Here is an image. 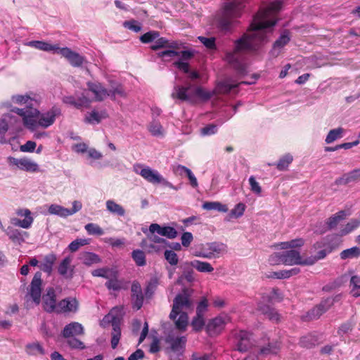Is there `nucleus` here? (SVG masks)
I'll list each match as a JSON object with an SVG mask.
<instances>
[{"mask_svg":"<svg viewBox=\"0 0 360 360\" xmlns=\"http://www.w3.org/2000/svg\"><path fill=\"white\" fill-rule=\"evenodd\" d=\"M246 0H229L224 4L222 16L219 21V27L224 30H231L233 18H239L245 7Z\"/></svg>","mask_w":360,"mask_h":360,"instance_id":"nucleus-3","label":"nucleus"},{"mask_svg":"<svg viewBox=\"0 0 360 360\" xmlns=\"http://www.w3.org/2000/svg\"><path fill=\"white\" fill-rule=\"evenodd\" d=\"M202 207L205 210H217L220 212H226L229 210L226 205L217 201L205 202L202 205Z\"/></svg>","mask_w":360,"mask_h":360,"instance_id":"nucleus-41","label":"nucleus"},{"mask_svg":"<svg viewBox=\"0 0 360 360\" xmlns=\"http://www.w3.org/2000/svg\"><path fill=\"white\" fill-rule=\"evenodd\" d=\"M313 248L314 250L318 249H328V248H333V245L330 243V239L328 236L322 238L320 240L316 242L314 245Z\"/></svg>","mask_w":360,"mask_h":360,"instance_id":"nucleus-60","label":"nucleus"},{"mask_svg":"<svg viewBox=\"0 0 360 360\" xmlns=\"http://www.w3.org/2000/svg\"><path fill=\"white\" fill-rule=\"evenodd\" d=\"M133 170L136 174H139L146 181L150 184H160V181L162 180V176L159 173L158 171L143 164H135L133 166Z\"/></svg>","mask_w":360,"mask_h":360,"instance_id":"nucleus-8","label":"nucleus"},{"mask_svg":"<svg viewBox=\"0 0 360 360\" xmlns=\"http://www.w3.org/2000/svg\"><path fill=\"white\" fill-rule=\"evenodd\" d=\"M88 243L89 242L86 239H76L69 244L68 248L71 252H76L80 247L87 245Z\"/></svg>","mask_w":360,"mask_h":360,"instance_id":"nucleus-64","label":"nucleus"},{"mask_svg":"<svg viewBox=\"0 0 360 360\" xmlns=\"http://www.w3.org/2000/svg\"><path fill=\"white\" fill-rule=\"evenodd\" d=\"M160 34L158 31H150L140 37V40L142 43L147 44L155 41L158 38Z\"/></svg>","mask_w":360,"mask_h":360,"instance_id":"nucleus-61","label":"nucleus"},{"mask_svg":"<svg viewBox=\"0 0 360 360\" xmlns=\"http://www.w3.org/2000/svg\"><path fill=\"white\" fill-rule=\"evenodd\" d=\"M28 46L44 51H51L53 53H57V51L59 49V46L57 44H51L44 41H30L27 43Z\"/></svg>","mask_w":360,"mask_h":360,"instance_id":"nucleus-31","label":"nucleus"},{"mask_svg":"<svg viewBox=\"0 0 360 360\" xmlns=\"http://www.w3.org/2000/svg\"><path fill=\"white\" fill-rule=\"evenodd\" d=\"M272 296L271 295L264 294L262 297V300L258 302L257 309L272 322L278 323L281 320V315L274 308L264 304V302H269Z\"/></svg>","mask_w":360,"mask_h":360,"instance_id":"nucleus-9","label":"nucleus"},{"mask_svg":"<svg viewBox=\"0 0 360 360\" xmlns=\"http://www.w3.org/2000/svg\"><path fill=\"white\" fill-rule=\"evenodd\" d=\"M4 231L6 234L8 236L9 239L14 243L18 245H20L25 241V236H27L26 232L14 229L11 226H8Z\"/></svg>","mask_w":360,"mask_h":360,"instance_id":"nucleus-28","label":"nucleus"},{"mask_svg":"<svg viewBox=\"0 0 360 360\" xmlns=\"http://www.w3.org/2000/svg\"><path fill=\"white\" fill-rule=\"evenodd\" d=\"M84 334L83 326L78 322H71L67 324L61 332V335L65 338L77 337Z\"/></svg>","mask_w":360,"mask_h":360,"instance_id":"nucleus-17","label":"nucleus"},{"mask_svg":"<svg viewBox=\"0 0 360 360\" xmlns=\"http://www.w3.org/2000/svg\"><path fill=\"white\" fill-rule=\"evenodd\" d=\"M173 98H177L181 101L194 102V94H193V86L188 84L186 86L176 85L174 86L172 93Z\"/></svg>","mask_w":360,"mask_h":360,"instance_id":"nucleus-13","label":"nucleus"},{"mask_svg":"<svg viewBox=\"0 0 360 360\" xmlns=\"http://www.w3.org/2000/svg\"><path fill=\"white\" fill-rule=\"evenodd\" d=\"M66 339L68 345L72 349L82 350L86 347L84 343L79 340L77 337H72Z\"/></svg>","mask_w":360,"mask_h":360,"instance_id":"nucleus-57","label":"nucleus"},{"mask_svg":"<svg viewBox=\"0 0 360 360\" xmlns=\"http://www.w3.org/2000/svg\"><path fill=\"white\" fill-rule=\"evenodd\" d=\"M57 53L65 58L73 67H81L86 60L84 56L68 47H59Z\"/></svg>","mask_w":360,"mask_h":360,"instance_id":"nucleus-14","label":"nucleus"},{"mask_svg":"<svg viewBox=\"0 0 360 360\" xmlns=\"http://www.w3.org/2000/svg\"><path fill=\"white\" fill-rule=\"evenodd\" d=\"M7 162L13 169H18L27 172H37L39 171V165L26 157L16 158L10 156L7 158Z\"/></svg>","mask_w":360,"mask_h":360,"instance_id":"nucleus-6","label":"nucleus"},{"mask_svg":"<svg viewBox=\"0 0 360 360\" xmlns=\"http://www.w3.org/2000/svg\"><path fill=\"white\" fill-rule=\"evenodd\" d=\"M320 310V308L316 305L307 313L306 316L303 317V319L305 321H311L319 319L323 314L319 313Z\"/></svg>","mask_w":360,"mask_h":360,"instance_id":"nucleus-63","label":"nucleus"},{"mask_svg":"<svg viewBox=\"0 0 360 360\" xmlns=\"http://www.w3.org/2000/svg\"><path fill=\"white\" fill-rule=\"evenodd\" d=\"M226 251L227 246L224 243L212 242L207 243L200 252L195 254V256L206 259L218 258Z\"/></svg>","mask_w":360,"mask_h":360,"instance_id":"nucleus-7","label":"nucleus"},{"mask_svg":"<svg viewBox=\"0 0 360 360\" xmlns=\"http://www.w3.org/2000/svg\"><path fill=\"white\" fill-rule=\"evenodd\" d=\"M339 295L336 296L335 298L328 297L326 299L323 300L317 306L320 308L319 313H325L326 312L330 307L333 304L334 302L337 300V298Z\"/></svg>","mask_w":360,"mask_h":360,"instance_id":"nucleus-58","label":"nucleus"},{"mask_svg":"<svg viewBox=\"0 0 360 360\" xmlns=\"http://www.w3.org/2000/svg\"><path fill=\"white\" fill-rule=\"evenodd\" d=\"M281 263L285 265H300L301 256L300 252L295 250L281 252Z\"/></svg>","mask_w":360,"mask_h":360,"instance_id":"nucleus-21","label":"nucleus"},{"mask_svg":"<svg viewBox=\"0 0 360 360\" xmlns=\"http://www.w3.org/2000/svg\"><path fill=\"white\" fill-rule=\"evenodd\" d=\"M88 89L94 94L96 101H102L108 97V90L100 82H91L86 84Z\"/></svg>","mask_w":360,"mask_h":360,"instance_id":"nucleus-18","label":"nucleus"},{"mask_svg":"<svg viewBox=\"0 0 360 360\" xmlns=\"http://www.w3.org/2000/svg\"><path fill=\"white\" fill-rule=\"evenodd\" d=\"M111 335V346L112 349H115L121 337V329L118 324L112 323V331Z\"/></svg>","mask_w":360,"mask_h":360,"instance_id":"nucleus-49","label":"nucleus"},{"mask_svg":"<svg viewBox=\"0 0 360 360\" xmlns=\"http://www.w3.org/2000/svg\"><path fill=\"white\" fill-rule=\"evenodd\" d=\"M84 228L89 235L102 236L104 234L103 229L96 224L89 223L85 225Z\"/></svg>","mask_w":360,"mask_h":360,"instance_id":"nucleus-53","label":"nucleus"},{"mask_svg":"<svg viewBox=\"0 0 360 360\" xmlns=\"http://www.w3.org/2000/svg\"><path fill=\"white\" fill-rule=\"evenodd\" d=\"M349 215H350V213L345 210H340L332 215L326 221L328 229L331 230L335 228L340 221L345 219Z\"/></svg>","mask_w":360,"mask_h":360,"instance_id":"nucleus-33","label":"nucleus"},{"mask_svg":"<svg viewBox=\"0 0 360 360\" xmlns=\"http://www.w3.org/2000/svg\"><path fill=\"white\" fill-rule=\"evenodd\" d=\"M165 47L174 48L176 47V44L169 43V41L165 37H158L155 39L153 44L150 46V49L154 51Z\"/></svg>","mask_w":360,"mask_h":360,"instance_id":"nucleus-44","label":"nucleus"},{"mask_svg":"<svg viewBox=\"0 0 360 360\" xmlns=\"http://www.w3.org/2000/svg\"><path fill=\"white\" fill-rule=\"evenodd\" d=\"M26 214V218L24 219H20L18 218H13L11 219V224L15 226H19L22 229H29L34 221L33 217L31 216V212L30 211H25Z\"/></svg>","mask_w":360,"mask_h":360,"instance_id":"nucleus-36","label":"nucleus"},{"mask_svg":"<svg viewBox=\"0 0 360 360\" xmlns=\"http://www.w3.org/2000/svg\"><path fill=\"white\" fill-rule=\"evenodd\" d=\"M80 260L86 266H91L94 264L100 263L101 259L100 257L94 252H84L81 254Z\"/></svg>","mask_w":360,"mask_h":360,"instance_id":"nucleus-38","label":"nucleus"},{"mask_svg":"<svg viewBox=\"0 0 360 360\" xmlns=\"http://www.w3.org/2000/svg\"><path fill=\"white\" fill-rule=\"evenodd\" d=\"M106 210L113 215L124 217L126 214L125 209L113 200H108L105 202Z\"/></svg>","mask_w":360,"mask_h":360,"instance_id":"nucleus-34","label":"nucleus"},{"mask_svg":"<svg viewBox=\"0 0 360 360\" xmlns=\"http://www.w3.org/2000/svg\"><path fill=\"white\" fill-rule=\"evenodd\" d=\"M105 287L109 290L120 291L124 288V283L118 279V274L117 271L111 275L105 283Z\"/></svg>","mask_w":360,"mask_h":360,"instance_id":"nucleus-32","label":"nucleus"},{"mask_svg":"<svg viewBox=\"0 0 360 360\" xmlns=\"http://www.w3.org/2000/svg\"><path fill=\"white\" fill-rule=\"evenodd\" d=\"M116 96H120V97H126L127 94L121 84H117L115 86H112V88L108 90V97H110L112 99H115Z\"/></svg>","mask_w":360,"mask_h":360,"instance_id":"nucleus-55","label":"nucleus"},{"mask_svg":"<svg viewBox=\"0 0 360 360\" xmlns=\"http://www.w3.org/2000/svg\"><path fill=\"white\" fill-rule=\"evenodd\" d=\"M292 160L293 158L290 154L285 155L278 160L276 165L277 169L281 171L286 169L289 165L292 162Z\"/></svg>","mask_w":360,"mask_h":360,"instance_id":"nucleus-56","label":"nucleus"},{"mask_svg":"<svg viewBox=\"0 0 360 360\" xmlns=\"http://www.w3.org/2000/svg\"><path fill=\"white\" fill-rule=\"evenodd\" d=\"M63 102L77 109L86 108L91 103V100L87 97L84 91L75 95L65 96L63 98Z\"/></svg>","mask_w":360,"mask_h":360,"instance_id":"nucleus-11","label":"nucleus"},{"mask_svg":"<svg viewBox=\"0 0 360 360\" xmlns=\"http://www.w3.org/2000/svg\"><path fill=\"white\" fill-rule=\"evenodd\" d=\"M11 101L13 103L22 106V108H30L32 106H38L37 101L28 95H13L11 97Z\"/></svg>","mask_w":360,"mask_h":360,"instance_id":"nucleus-25","label":"nucleus"},{"mask_svg":"<svg viewBox=\"0 0 360 360\" xmlns=\"http://www.w3.org/2000/svg\"><path fill=\"white\" fill-rule=\"evenodd\" d=\"M173 65L184 72L188 74L189 78L193 80L199 78V74L196 71H190L189 64L188 62L176 60L173 63Z\"/></svg>","mask_w":360,"mask_h":360,"instance_id":"nucleus-39","label":"nucleus"},{"mask_svg":"<svg viewBox=\"0 0 360 360\" xmlns=\"http://www.w3.org/2000/svg\"><path fill=\"white\" fill-rule=\"evenodd\" d=\"M61 115V109L58 106H53L48 111L39 113L38 127L46 129L51 126L56 118Z\"/></svg>","mask_w":360,"mask_h":360,"instance_id":"nucleus-10","label":"nucleus"},{"mask_svg":"<svg viewBox=\"0 0 360 360\" xmlns=\"http://www.w3.org/2000/svg\"><path fill=\"white\" fill-rule=\"evenodd\" d=\"M236 347L240 352H247L252 346V335L246 330H240L236 335Z\"/></svg>","mask_w":360,"mask_h":360,"instance_id":"nucleus-15","label":"nucleus"},{"mask_svg":"<svg viewBox=\"0 0 360 360\" xmlns=\"http://www.w3.org/2000/svg\"><path fill=\"white\" fill-rule=\"evenodd\" d=\"M115 270L110 268H100L92 271L93 276L105 278L107 280L111 276Z\"/></svg>","mask_w":360,"mask_h":360,"instance_id":"nucleus-54","label":"nucleus"},{"mask_svg":"<svg viewBox=\"0 0 360 360\" xmlns=\"http://www.w3.org/2000/svg\"><path fill=\"white\" fill-rule=\"evenodd\" d=\"M359 226H360V219H352L340 230V234L341 236H346Z\"/></svg>","mask_w":360,"mask_h":360,"instance_id":"nucleus-48","label":"nucleus"},{"mask_svg":"<svg viewBox=\"0 0 360 360\" xmlns=\"http://www.w3.org/2000/svg\"><path fill=\"white\" fill-rule=\"evenodd\" d=\"M226 324V318L223 316H217L212 319L207 324V330L210 334L219 333Z\"/></svg>","mask_w":360,"mask_h":360,"instance_id":"nucleus-29","label":"nucleus"},{"mask_svg":"<svg viewBox=\"0 0 360 360\" xmlns=\"http://www.w3.org/2000/svg\"><path fill=\"white\" fill-rule=\"evenodd\" d=\"M360 256V248L354 246L342 250L340 257L342 259L357 258Z\"/></svg>","mask_w":360,"mask_h":360,"instance_id":"nucleus-42","label":"nucleus"},{"mask_svg":"<svg viewBox=\"0 0 360 360\" xmlns=\"http://www.w3.org/2000/svg\"><path fill=\"white\" fill-rule=\"evenodd\" d=\"M166 342L169 345L173 352H182L186 345V338L185 336L179 337L174 336L173 334H169L166 338Z\"/></svg>","mask_w":360,"mask_h":360,"instance_id":"nucleus-22","label":"nucleus"},{"mask_svg":"<svg viewBox=\"0 0 360 360\" xmlns=\"http://www.w3.org/2000/svg\"><path fill=\"white\" fill-rule=\"evenodd\" d=\"M282 6L283 0H275L267 8L259 10L255 15L248 32L236 41L234 50L226 53V60L238 73L245 72L242 54L256 51L269 41L272 27L276 24L274 15L281 9Z\"/></svg>","mask_w":360,"mask_h":360,"instance_id":"nucleus-1","label":"nucleus"},{"mask_svg":"<svg viewBox=\"0 0 360 360\" xmlns=\"http://www.w3.org/2000/svg\"><path fill=\"white\" fill-rule=\"evenodd\" d=\"M43 307L49 313L57 311L56 294L53 288L49 289L46 294L43 296Z\"/></svg>","mask_w":360,"mask_h":360,"instance_id":"nucleus-23","label":"nucleus"},{"mask_svg":"<svg viewBox=\"0 0 360 360\" xmlns=\"http://www.w3.org/2000/svg\"><path fill=\"white\" fill-rule=\"evenodd\" d=\"M131 257L139 266H143L146 264L145 253L140 250H134L131 252Z\"/></svg>","mask_w":360,"mask_h":360,"instance_id":"nucleus-52","label":"nucleus"},{"mask_svg":"<svg viewBox=\"0 0 360 360\" xmlns=\"http://www.w3.org/2000/svg\"><path fill=\"white\" fill-rule=\"evenodd\" d=\"M300 272V269L297 267L292 268L289 270H280L278 271H274L271 273L270 278L284 279L289 278L292 276H295Z\"/></svg>","mask_w":360,"mask_h":360,"instance_id":"nucleus-35","label":"nucleus"},{"mask_svg":"<svg viewBox=\"0 0 360 360\" xmlns=\"http://www.w3.org/2000/svg\"><path fill=\"white\" fill-rule=\"evenodd\" d=\"M245 208L246 206L244 203L239 202L231 210L229 215L231 217L239 218L243 215Z\"/></svg>","mask_w":360,"mask_h":360,"instance_id":"nucleus-59","label":"nucleus"},{"mask_svg":"<svg viewBox=\"0 0 360 360\" xmlns=\"http://www.w3.org/2000/svg\"><path fill=\"white\" fill-rule=\"evenodd\" d=\"M131 297L134 308L140 309L143 302V295L141 285L138 282H134L131 285Z\"/></svg>","mask_w":360,"mask_h":360,"instance_id":"nucleus-26","label":"nucleus"},{"mask_svg":"<svg viewBox=\"0 0 360 360\" xmlns=\"http://www.w3.org/2000/svg\"><path fill=\"white\" fill-rule=\"evenodd\" d=\"M105 117L106 113L105 112H98L93 110L86 117L85 120L90 124H98Z\"/></svg>","mask_w":360,"mask_h":360,"instance_id":"nucleus-46","label":"nucleus"},{"mask_svg":"<svg viewBox=\"0 0 360 360\" xmlns=\"http://www.w3.org/2000/svg\"><path fill=\"white\" fill-rule=\"evenodd\" d=\"M350 293L354 297H360V276H353L350 278Z\"/></svg>","mask_w":360,"mask_h":360,"instance_id":"nucleus-43","label":"nucleus"},{"mask_svg":"<svg viewBox=\"0 0 360 360\" xmlns=\"http://www.w3.org/2000/svg\"><path fill=\"white\" fill-rule=\"evenodd\" d=\"M342 133L343 129L342 127L331 129L328 132L325 141L326 142V143H331L335 140L341 138L342 136Z\"/></svg>","mask_w":360,"mask_h":360,"instance_id":"nucleus-51","label":"nucleus"},{"mask_svg":"<svg viewBox=\"0 0 360 360\" xmlns=\"http://www.w3.org/2000/svg\"><path fill=\"white\" fill-rule=\"evenodd\" d=\"M290 39L288 32L285 31L274 43L273 48L270 51L271 55L277 57L280 54L281 50L290 41Z\"/></svg>","mask_w":360,"mask_h":360,"instance_id":"nucleus-27","label":"nucleus"},{"mask_svg":"<svg viewBox=\"0 0 360 360\" xmlns=\"http://www.w3.org/2000/svg\"><path fill=\"white\" fill-rule=\"evenodd\" d=\"M188 264L201 273H211L214 271L212 266L207 262L194 259L190 262Z\"/></svg>","mask_w":360,"mask_h":360,"instance_id":"nucleus-37","label":"nucleus"},{"mask_svg":"<svg viewBox=\"0 0 360 360\" xmlns=\"http://www.w3.org/2000/svg\"><path fill=\"white\" fill-rule=\"evenodd\" d=\"M21 129V120L11 113H7L2 115L0 119V143L4 144L7 142L5 137L6 133L11 131H18Z\"/></svg>","mask_w":360,"mask_h":360,"instance_id":"nucleus-5","label":"nucleus"},{"mask_svg":"<svg viewBox=\"0 0 360 360\" xmlns=\"http://www.w3.org/2000/svg\"><path fill=\"white\" fill-rule=\"evenodd\" d=\"M193 94H194V98L198 97L203 101H207L214 95V91H206L203 88L198 86L193 87Z\"/></svg>","mask_w":360,"mask_h":360,"instance_id":"nucleus-47","label":"nucleus"},{"mask_svg":"<svg viewBox=\"0 0 360 360\" xmlns=\"http://www.w3.org/2000/svg\"><path fill=\"white\" fill-rule=\"evenodd\" d=\"M37 106H32L30 108H12L11 112H14L22 118L24 127L31 131H36L38 127L39 110Z\"/></svg>","mask_w":360,"mask_h":360,"instance_id":"nucleus-4","label":"nucleus"},{"mask_svg":"<svg viewBox=\"0 0 360 360\" xmlns=\"http://www.w3.org/2000/svg\"><path fill=\"white\" fill-rule=\"evenodd\" d=\"M148 130L154 136H162L164 134L162 126L158 121L151 122L148 125Z\"/></svg>","mask_w":360,"mask_h":360,"instance_id":"nucleus-50","label":"nucleus"},{"mask_svg":"<svg viewBox=\"0 0 360 360\" xmlns=\"http://www.w3.org/2000/svg\"><path fill=\"white\" fill-rule=\"evenodd\" d=\"M280 349V345L278 343H269L267 346L263 347L260 349V354H277Z\"/></svg>","mask_w":360,"mask_h":360,"instance_id":"nucleus-62","label":"nucleus"},{"mask_svg":"<svg viewBox=\"0 0 360 360\" xmlns=\"http://www.w3.org/2000/svg\"><path fill=\"white\" fill-rule=\"evenodd\" d=\"M78 302L75 298L68 297L60 300L57 304L58 312H75L78 309Z\"/></svg>","mask_w":360,"mask_h":360,"instance_id":"nucleus-20","label":"nucleus"},{"mask_svg":"<svg viewBox=\"0 0 360 360\" xmlns=\"http://www.w3.org/2000/svg\"><path fill=\"white\" fill-rule=\"evenodd\" d=\"M25 351L28 355L31 356L44 355L46 353L42 345L38 342L27 344Z\"/></svg>","mask_w":360,"mask_h":360,"instance_id":"nucleus-40","label":"nucleus"},{"mask_svg":"<svg viewBox=\"0 0 360 360\" xmlns=\"http://www.w3.org/2000/svg\"><path fill=\"white\" fill-rule=\"evenodd\" d=\"M48 211L50 214L58 215L61 217H66L68 216V209L57 204L51 205Z\"/></svg>","mask_w":360,"mask_h":360,"instance_id":"nucleus-45","label":"nucleus"},{"mask_svg":"<svg viewBox=\"0 0 360 360\" xmlns=\"http://www.w3.org/2000/svg\"><path fill=\"white\" fill-rule=\"evenodd\" d=\"M359 180H360V168L344 174L342 176L335 179V184L338 186L347 185Z\"/></svg>","mask_w":360,"mask_h":360,"instance_id":"nucleus-24","label":"nucleus"},{"mask_svg":"<svg viewBox=\"0 0 360 360\" xmlns=\"http://www.w3.org/2000/svg\"><path fill=\"white\" fill-rule=\"evenodd\" d=\"M56 259L57 257L55 254H48L44 256L43 262H41L39 266L41 271L50 276L53 272V267Z\"/></svg>","mask_w":360,"mask_h":360,"instance_id":"nucleus-30","label":"nucleus"},{"mask_svg":"<svg viewBox=\"0 0 360 360\" xmlns=\"http://www.w3.org/2000/svg\"><path fill=\"white\" fill-rule=\"evenodd\" d=\"M149 231L151 233L156 232L159 235L169 239L175 238L177 236V231L174 228L168 226H161L158 224H151L149 226Z\"/></svg>","mask_w":360,"mask_h":360,"instance_id":"nucleus-19","label":"nucleus"},{"mask_svg":"<svg viewBox=\"0 0 360 360\" xmlns=\"http://www.w3.org/2000/svg\"><path fill=\"white\" fill-rule=\"evenodd\" d=\"M72 257L67 256L59 263L57 270L60 276L65 279H72L74 275L75 266H72Z\"/></svg>","mask_w":360,"mask_h":360,"instance_id":"nucleus-16","label":"nucleus"},{"mask_svg":"<svg viewBox=\"0 0 360 360\" xmlns=\"http://www.w3.org/2000/svg\"><path fill=\"white\" fill-rule=\"evenodd\" d=\"M192 294L193 290L185 288L173 300L169 318L174 321L176 328L182 331L185 330L188 326V312L193 309Z\"/></svg>","mask_w":360,"mask_h":360,"instance_id":"nucleus-2","label":"nucleus"},{"mask_svg":"<svg viewBox=\"0 0 360 360\" xmlns=\"http://www.w3.org/2000/svg\"><path fill=\"white\" fill-rule=\"evenodd\" d=\"M41 273L37 271L34 275L29 289V294L36 304H39L41 302Z\"/></svg>","mask_w":360,"mask_h":360,"instance_id":"nucleus-12","label":"nucleus"}]
</instances>
